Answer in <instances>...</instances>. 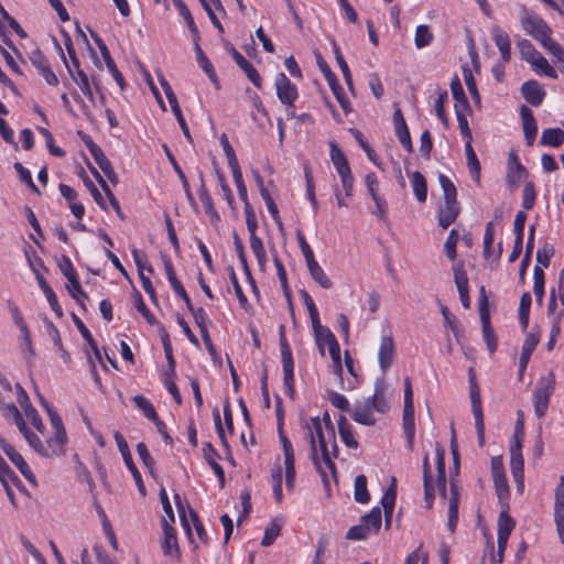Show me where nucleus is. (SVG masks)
Segmentation results:
<instances>
[{
	"instance_id": "nucleus-1",
	"label": "nucleus",
	"mask_w": 564,
	"mask_h": 564,
	"mask_svg": "<svg viewBox=\"0 0 564 564\" xmlns=\"http://www.w3.org/2000/svg\"><path fill=\"white\" fill-rule=\"evenodd\" d=\"M306 438L308 440L311 447V459L323 478V481L327 482V471L330 473L332 476H336V466L332 460L327 443L332 442L327 436L326 429L323 427L322 421L318 416L311 417L310 422L305 423Z\"/></svg>"
},
{
	"instance_id": "nucleus-2",
	"label": "nucleus",
	"mask_w": 564,
	"mask_h": 564,
	"mask_svg": "<svg viewBox=\"0 0 564 564\" xmlns=\"http://www.w3.org/2000/svg\"><path fill=\"white\" fill-rule=\"evenodd\" d=\"M387 383L383 378L375 382L373 394L367 398L364 402H358L351 410V417L355 422L373 426L377 422L373 413L378 412L384 414L389 411V403L386 399Z\"/></svg>"
},
{
	"instance_id": "nucleus-3",
	"label": "nucleus",
	"mask_w": 564,
	"mask_h": 564,
	"mask_svg": "<svg viewBox=\"0 0 564 564\" xmlns=\"http://www.w3.org/2000/svg\"><path fill=\"white\" fill-rule=\"evenodd\" d=\"M438 182L444 194V204L438 209V225L446 229L454 224L460 213L457 202V191L454 183L444 174L438 175Z\"/></svg>"
},
{
	"instance_id": "nucleus-4",
	"label": "nucleus",
	"mask_w": 564,
	"mask_h": 564,
	"mask_svg": "<svg viewBox=\"0 0 564 564\" xmlns=\"http://www.w3.org/2000/svg\"><path fill=\"white\" fill-rule=\"evenodd\" d=\"M316 62L317 65L325 76L335 98L337 99L338 104L340 105L344 112L347 115L351 111V106L348 100V98L345 95V91L339 84L337 76L332 72L329 66L327 65L326 61L323 58V56L319 53H316Z\"/></svg>"
},
{
	"instance_id": "nucleus-5",
	"label": "nucleus",
	"mask_w": 564,
	"mask_h": 564,
	"mask_svg": "<svg viewBox=\"0 0 564 564\" xmlns=\"http://www.w3.org/2000/svg\"><path fill=\"white\" fill-rule=\"evenodd\" d=\"M523 30L542 45L551 37L552 30L546 22L535 13H527L521 19Z\"/></svg>"
},
{
	"instance_id": "nucleus-6",
	"label": "nucleus",
	"mask_w": 564,
	"mask_h": 564,
	"mask_svg": "<svg viewBox=\"0 0 564 564\" xmlns=\"http://www.w3.org/2000/svg\"><path fill=\"white\" fill-rule=\"evenodd\" d=\"M554 391V380L552 377L542 378L536 383L534 390V412L538 417H543L547 411L550 397Z\"/></svg>"
},
{
	"instance_id": "nucleus-7",
	"label": "nucleus",
	"mask_w": 564,
	"mask_h": 564,
	"mask_svg": "<svg viewBox=\"0 0 564 564\" xmlns=\"http://www.w3.org/2000/svg\"><path fill=\"white\" fill-rule=\"evenodd\" d=\"M113 438H115L117 446L122 455V458L124 460L127 468L132 474V477L135 481L139 492L142 496H145V494H147L145 486L143 484L140 471L138 470L137 466L134 465V463L132 460V456H131L127 441L124 440V437L122 436V434L120 432H115Z\"/></svg>"
},
{
	"instance_id": "nucleus-8",
	"label": "nucleus",
	"mask_w": 564,
	"mask_h": 564,
	"mask_svg": "<svg viewBox=\"0 0 564 564\" xmlns=\"http://www.w3.org/2000/svg\"><path fill=\"white\" fill-rule=\"evenodd\" d=\"M491 474L495 484V489L497 497L500 502H505L509 499V486L507 482L505 467L502 463V458L500 456H495L491 458Z\"/></svg>"
},
{
	"instance_id": "nucleus-9",
	"label": "nucleus",
	"mask_w": 564,
	"mask_h": 564,
	"mask_svg": "<svg viewBox=\"0 0 564 564\" xmlns=\"http://www.w3.org/2000/svg\"><path fill=\"white\" fill-rule=\"evenodd\" d=\"M0 447L3 451V453L8 456V458L17 466L19 471L25 477L28 481L33 484L34 486H37V481L35 478V475L31 470L30 466L26 464L22 455L12 446L10 443H8L2 436H0Z\"/></svg>"
},
{
	"instance_id": "nucleus-10",
	"label": "nucleus",
	"mask_w": 564,
	"mask_h": 564,
	"mask_svg": "<svg viewBox=\"0 0 564 564\" xmlns=\"http://www.w3.org/2000/svg\"><path fill=\"white\" fill-rule=\"evenodd\" d=\"M275 89L279 100L286 107H294L299 97L297 88L284 73H279L275 78Z\"/></svg>"
},
{
	"instance_id": "nucleus-11",
	"label": "nucleus",
	"mask_w": 564,
	"mask_h": 564,
	"mask_svg": "<svg viewBox=\"0 0 564 564\" xmlns=\"http://www.w3.org/2000/svg\"><path fill=\"white\" fill-rule=\"evenodd\" d=\"M32 65L39 70L42 77L48 85L56 86L58 85V78L55 73L52 70L47 58L40 50H34L31 52L29 56Z\"/></svg>"
},
{
	"instance_id": "nucleus-12",
	"label": "nucleus",
	"mask_w": 564,
	"mask_h": 564,
	"mask_svg": "<svg viewBox=\"0 0 564 564\" xmlns=\"http://www.w3.org/2000/svg\"><path fill=\"white\" fill-rule=\"evenodd\" d=\"M393 124L399 142L406 152L412 153L413 144L411 141L410 131L400 108H397L393 112Z\"/></svg>"
},
{
	"instance_id": "nucleus-13",
	"label": "nucleus",
	"mask_w": 564,
	"mask_h": 564,
	"mask_svg": "<svg viewBox=\"0 0 564 564\" xmlns=\"http://www.w3.org/2000/svg\"><path fill=\"white\" fill-rule=\"evenodd\" d=\"M163 150H164V153L169 160V162L171 163V165L173 166V170L175 171V175L178 176V178L181 180L182 182V186L184 188V192H185V195H186V198L188 200V203L191 204V206L193 207L194 210H198V206L194 199V196H193V193L191 191V186H189V183L187 181V177L186 175L184 174L183 170L181 169L180 164L177 163L174 154L172 153L171 149L167 147V144H163L162 145Z\"/></svg>"
},
{
	"instance_id": "nucleus-14",
	"label": "nucleus",
	"mask_w": 564,
	"mask_h": 564,
	"mask_svg": "<svg viewBox=\"0 0 564 564\" xmlns=\"http://www.w3.org/2000/svg\"><path fill=\"white\" fill-rule=\"evenodd\" d=\"M520 90L525 101L534 107H539L546 95L543 87L534 79L524 82Z\"/></svg>"
},
{
	"instance_id": "nucleus-15",
	"label": "nucleus",
	"mask_w": 564,
	"mask_h": 564,
	"mask_svg": "<svg viewBox=\"0 0 564 564\" xmlns=\"http://www.w3.org/2000/svg\"><path fill=\"white\" fill-rule=\"evenodd\" d=\"M394 341L392 336H383L381 338L379 351H378V361L380 369L383 373H386L393 364L394 359Z\"/></svg>"
},
{
	"instance_id": "nucleus-16",
	"label": "nucleus",
	"mask_w": 564,
	"mask_h": 564,
	"mask_svg": "<svg viewBox=\"0 0 564 564\" xmlns=\"http://www.w3.org/2000/svg\"><path fill=\"white\" fill-rule=\"evenodd\" d=\"M520 116L522 120L525 143L527 145L531 147L534 143L538 133V124L535 118L532 110L525 105L520 106Z\"/></svg>"
},
{
	"instance_id": "nucleus-17",
	"label": "nucleus",
	"mask_w": 564,
	"mask_h": 564,
	"mask_svg": "<svg viewBox=\"0 0 564 564\" xmlns=\"http://www.w3.org/2000/svg\"><path fill=\"white\" fill-rule=\"evenodd\" d=\"M454 281L459 294V300L465 308L470 307V297L468 291V276L462 263H457L453 268Z\"/></svg>"
},
{
	"instance_id": "nucleus-18",
	"label": "nucleus",
	"mask_w": 564,
	"mask_h": 564,
	"mask_svg": "<svg viewBox=\"0 0 564 564\" xmlns=\"http://www.w3.org/2000/svg\"><path fill=\"white\" fill-rule=\"evenodd\" d=\"M228 51L237 65L246 73L249 80L257 87L261 88L262 78L254 66L246 59L231 44H229Z\"/></svg>"
},
{
	"instance_id": "nucleus-19",
	"label": "nucleus",
	"mask_w": 564,
	"mask_h": 564,
	"mask_svg": "<svg viewBox=\"0 0 564 564\" xmlns=\"http://www.w3.org/2000/svg\"><path fill=\"white\" fill-rule=\"evenodd\" d=\"M528 174L527 169L520 163L514 152L509 153L508 169H507V183L513 189L518 183Z\"/></svg>"
},
{
	"instance_id": "nucleus-20",
	"label": "nucleus",
	"mask_w": 564,
	"mask_h": 564,
	"mask_svg": "<svg viewBox=\"0 0 564 564\" xmlns=\"http://www.w3.org/2000/svg\"><path fill=\"white\" fill-rule=\"evenodd\" d=\"M492 40L498 47L501 59L503 63H508L511 59V41L506 31H503L499 25H494L491 28Z\"/></svg>"
},
{
	"instance_id": "nucleus-21",
	"label": "nucleus",
	"mask_w": 564,
	"mask_h": 564,
	"mask_svg": "<svg viewBox=\"0 0 564 564\" xmlns=\"http://www.w3.org/2000/svg\"><path fill=\"white\" fill-rule=\"evenodd\" d=\"M164 538L162 541V551L166 556L178 555L177 538L175 529L169 523L166 518L162 519Z\"/></svg>"
},
{
	"instance_id": "nucleus-22",
	"label": "nucleus",
	"mask_w": 564,
	"mask_h": 564,
	"mask_svg": "<svg viewBox=\"0 0 564 564\" xmlns=\"http://www.w3.org/2000/svg\"><path fill=\"white\" fill-rule=\"evenodd\" d=\"M540 341V335L539 333H529L524 339L522 351L519 358V375L520 377L523 376V372L527 369V366L530 361L531 355L534 351L535 347L538 346Z\"/></svg>"
},
{
	"instance_id": "nucleus-23",
	"label": "nucleus",
	"mask_w": 564,
	"mask_h": 564,
	"mask_svg": "<svg viewBox=\"0 0 564 564\" xmlns=\"http://www.w3.org/2000/svg\"><path fill=\"white\" fill-rule=\"evenodd\" d=\"M282 368H283V386L285 394L290 399H294L295 384H294V360L292 355L281 356Z\"/></svg>"
},
{
	"instance_id": "nucleus-24",
	"label": "nucleus",
	"mask_w": 564,
	"mask_h": 564,
	"mask_svg": "<svg viewBox=\"0 0 564 564\" xmlns=\"http://www.w3.org/2000/svg\"><path fill=\"white\" fill-rule=\"evenodd\" d=\"M57 47L58 50L61 51V55H62V58L65 63V66L68 70V74L69 76L72 77V79L78 85V87L80 88L82 93L90 100V101H94V95H93V90L90 88V84H89V79H88V76L86 75V73L83 70V69H78V72H74L72 69V67L69 66V64L67 63L66 61V57L61 48V46L57 44Z\"/></svg>"
},
{
	"instance_id": "nucleus-25",
	"label": "nucleus",
	"mask_w": 564,
	"mask_h": 564,
	"mask_svg": "<svg viewBox=\"0 0 564 564\" xmlns=\"http://www.w3.org/2000/svg\"><path fill=\"white\" fill-rule=\"evenodd\" d=\"M66 443V432H55L53 436L47 438L46 444H44L43 456L52 457L64 454Z\"/></svg>"
},
{
	"instance_id": "nucleus-26",
	"label": "nucleus",
	"mask_w": 564,
	"mask_h": 564,
	"mask_svg": "<svg viewBox=\"0 0 564 564\" xmlns=\"http://www.w3.org/2000/svg\"><path fill=\"white\" fill-rule=\"evenodd\" d=\"M402 426L408 447L412 451L415 435L414 405H403Z\"/></svg>"
},
{
	"instance_id": "nucleus-27",
	"label": "nucleus",
	"mask_w": 564,
	"mask_h": 564,
	"mask_svg": "<svg viewBox=\"0 0 564 564\" xmlns=\"http://www.w3.org/2000/svg\"><path fill=\"white\" fill-rule=\"evenodd\" d=\"M423 486H424V500L426 503V508H432L435 494H434V485L433 478L431 474V465L429 459V454H425L423 457Z\"/></svg>"
},
{
	"instance_id": "nucleus-28",
	"label": "nucleus",
	"mask_w": 564,
	"mask_h": 564,
	"mask_svg": "<svg viewBox=\"0 0 564 564\" xmlns=\"http://www.w3.org/2000/svg\"><path fill=\"white\" fill-rule=\"evenodd\" d=\"M203 454L204 458L206 459L207 464L210 466V468L216 474L219 487H225V471L223 467L217 463L216 458L219 457L218 452L214 448V446L210 443H205L203 447Z\"/></svg>"
},
{
	"instance_id": "nucleus-29",
	"label": "nucleus",
	"mask_w": 564,
	"mask_h": 564,
	"mask_svg": "<svg viewBox=\"0 0 564 564\" xmlns=\"http://www.w3.org/2000/svg\"><path fill=\"white\" fill-rule=\"evenodd\" d=\"M436 470H437V488L442 498L446 499V469H445V451L443 447H436Z\"/></svg>"
},
{
	"instance_id": "nucleus-30",
	"label": "nucleus",
	"mask_w": 564,
	"mask_h": 564,
	"mask_svg": "<svg viewBox=\"0 0 564 564\" xmlns=\"http://www.w3.org/2000/svg\"><path fill=\"white\" fill-rule=\"evenodd\" d=\"M458 505H459V492L456 484L451 482V497L448 503V522L447 527L453 533L458 522Z\"/></svg>"
},
{
	"instance_id": "nucleus-31",
	"label": "nucleus",
	"mask_w": 564,
	"mask_h": 564,
	"mask_svg": "<svg viewBox=\"0 0 564 564\" xmlns=\"http://www.w3.org/2000/svg\"><path fill=\"white\" fill-rule=\"evenodd\" d=\"M501 503L503 505V509L499 513V518H498V538L509 539L512 530L516 527V522L513 521V519L510 517V514L508 512L509 506H508L507 501L501 502Z\"/></svg>"
},
{
	"instance_id": "nucleus-32",
	"label": "nucleus",
	"mask_w": 564,
	"mask_h": 564,
	"mask_svg": "<svg viewBox=\"0 0 564 564\" xmlns=\"http://www.w3.org/2000/svg\"><path fill=\"white\" fill-rule=\"evenodd\" d=\"M36 279H37V282H39V285H40L41 290L43 291L44 295L46 296V300H47L51 308L53 310V312L55 313V315L58 318H62L63 317V310H62V306L59 305V303L57 301V296L54 293L53 289L48 285V283L43 278V275L36 273Z\"/></svg>"
},
{
	"instance_id": "nucleus-33",
	"label": "nucleus",
	"mask_w": 564,
	"mask_h": 564,
	"mask_svg": "<svg viewBox=\"0 0 564 564\" xmlns=\"http://www.w3.org/2000/svg\"><path fill=\"white\" fill-rule=\"evenodd\" d=\"M194 50H195V53H196V59H197V63L198 65L202 67V69L206 73V75L208 76V78L217 86V88L219 87V84H218V78H217V75L215 73V69H214V66L213 64L210 63V61L207 58V56L204 54L202 47L199 46L198 44V39L194 40Z\"/></svg>"
},
{
	"instance_id": "nucleus-34",
	"label": "nucleus",
	"mask_w": 564,
	"mask_h": 564,
	"mask_svg": "<svg viewBox=\"0 0 564 564\" xmlns=\"http://www.w3.org/2000/svg\"><path fill=\"white\" fill-rule=\"evenodd\" d=\"M466 151V160L467 166L469 169L470 175L477 185H480V162L471 147V141H466L465 143Z\"/></svg>"
},
{
	"instance_id": "nucleus-35",
	"label": "nucleus",
	"mask_w": 564,
	"mask_h": 564,
	"mask_svg": "<svg viewBox=\"0 0 564 564\" xmlns=\"http://www.w3.org/2000/svg\"><path fill=\"white\" fill-rule=\"evenodd\" d=\"M0 481L7 482L11 481L17 489H19L21 492L29 496V492L20 478L14 474V471L10 468V466L7 464V462L2 458L0 455Z\"/></svg>"
},
{
	"instance_id": "nucleus-36",
	"label": "nucleus",
	"mask_w": 564,
	"mask_h": 564,
	"mask_svg": "<svg viewBox=\"0 0 564 564\" xmlns=\"http://www.w3.org/2000/svg\"><path fill=\"white\" fill-rule=\"evenodd\" d=\"M410 178L415 198L417 202L424 203L427 198V183L424 175L421 172L415 171L410 174Z\"/></svg>"
},
{
	"instance_id": "nucleus-37",
	"label": "nucleus",
	"mask_w": 564,
	"mask_h": 564,
	"mask_svg": "<svg viewBox=\"0 0 564 564\" xmlns=\"http://www.w3.org/2000/svg\"><path fill=\"white\" fill-rule=\"evenodd\" d=\"M330 159L338 174H345L350 171L349 163L345 153L338 148L336 142H330Z\"/></svg>"
},
{
	"instance_id": "nucleus-38",
	"label": "nucleus",
	"mask_w": 564,
	"mask_h": 564,
	"mask_svg": "<svg viewBox=\"0 0 564 564\" xmlns=\"http://www.w3.org/2000/svg\"><path fill=\"white\" fill-rule=\"evenodd\" d=\"M308 272L312 279L323 289H330L333 286V282L326 275L324 270L321 268L316 260H311L307 264Z\"/></svg>"
},
{
	"instance_id": "nucleus-39",
	"label": "nucleus",
	"mask_w": 564,
	"mask_h": 564,
	"mask_svg": "<svg viewBox=\"0 0 564 564\" xmlns=\"http://www.w3.org/2000/svg\"><path fill=\"white\" fill-rule=\"evenodd\" d=\"M564 142V132L560 128H549L542 131L540 138L541 145L553 148L560 147Z\"/></svg>"
},
{
	"instance_id": "nucleus-40",
	"label": "nucleus",
	"mask_w": 564,
	"mask_h": 564,
	"mask_svg": "<svg viewBox=\"0 0 564 564\" xmlns=\"http://www.w3.org/2000/svg\"><path fill=\"white\" fill-rule=\"evenodd\" d=\"M337 425H338L339 436H340L341 441L344 442V444L349 448H357L359 444L356 441V438L354 437V433L351 431L350 425L347 422V419L345 416L340 415L337 421Z\"/></svg>"
},
{
	"instance_id": "nucleus-41",
	"label": "nucleus",
	"mask_w": 564,
	"mask_h": 564,
	"mask_svg": "<svg viewBox=\"0 0 564 564\" xmlns=\"http://www.w3.org/2000/svg\"><path fill=\"white\" fill-rule=\"evenodd\" d=\"M480 322H481V327H482L484 340H485L490 354H494L497 350L498 338L495 334L494 328L491 327L490 317H486V318L481 317Z\"/></svg>"
},
{
	"instance_id": "nucleus-42",
	"label": "nucleus",
	"mask_w": 564,
	"mask_h": 564,
	"mask_svg": "<svg viewBox=\"0 0 564 564\" xmlns=\"http://www.w3.org/2000/svg\"><path fill=\"white\" fill-rule=\"evenodd\" d=\"M530 65L539 75H544L553 79L557 78L556 70L550 65L547 59L541 53L530 63Z\"/></svg>"
},
{
	"instance_id": "nucleus-43",
	"label": "nucleus",
	"mask_w": 564,
	"mask_h": 564,
	"mask_svg": "<svg viewBox=\"0 0 564 564\" xmlns=\"http://www.w3.org/2000/svg\"><path fill=\"white\" fill-rule=\"evenodd\" d=\"M68 283L66 284V289L70 296L80 305L83 310H86L84 300L88 299L87 293L83 290L78 276L75 275L74 278H70L67 280Z\"/></svg>"
},
{
	"instance_id": "nucleus-44",
	"label": "nucleus",
	"mask_w": 564,
	"mask_h": 564,
	"mask_svg": "<svg viewBox=\"0 0 564 564\" xmlns=\"http://www.w3.org/2000/svg\"><path fill=\"white\" fill-rule=\"evenodd\" d=\"M354 498L359 503H367L370 500V495L367 489V477L358 475L354 484Z\"/></svg>"
},
{
	"instance_id": "nucleus-45",
	"label": "nucleus",
	"mask_w": 564,
	"mask_h": 564,
	"mask_svg": "<svg viewBox=\"0 0 564 564\" xmlns=\"http://www.w3.org/2000/svg\"><path fill=\"white\" fill-rule=\"evenodd\" d=\"M174 6L177 8L180 14L184 18L186 21V24L192 33V36L194 40L199 39V32L195 24V21L191 14V11L188 10L187 6L184 3L183 0H173Z\"/></svg>"
},
{
	"instance_id": "nucleus-46",
	"label": "nucleus",
	"mask_w": 564,
	"mask_h": 564,
	"mask_svg": "<svg viewBox=\"0 0 564 564\" xmlns=\"http://www.w3.org/2000/svg\"><path fill=\"white\" fill-rule=\"evenodd\" d=\"M360 521L364 524H367V528L371 533H377L381 527L382 513L379 507H373L371 511L364 517H361Z\"/></svg>"
},
{
	"instance_id": "nucleus-47",
	"label": "nucleus",
	"mask_w": 564,
	"mask_h": 564,
	"mask_svg": "<svg viewBox=\"0 0 564 564\" xmlns=\"http://www.w3.org/2000/svg\"><path fill=\"white\" fill-rule=\"evenodd\" d=\"M524 462L522 453H510V470L517 482L523 484Z\"/></svg>"
},
{
	"instance_id": "nucleus-48",
	"label": "nucleus",
	"mask_w": 564,
	"mask_h": 564,
	"mask_svg": "<svg viewBox=\"0 0 564 564\" xmlns=\"http://www.w3.org/2000/svg\"><path fill=\"white\" fill-rule=\"evenodd\" d=\"M282 530V523L274 519L270 522V524L264 530V535L261 540L262 546H270L274 543L276 538L280 535Z\"/></svg>"
},
{
	"instance_id": "nucleus-49",
	"label": "nucleus",
	"mask_w": 564,
	"mask_h": 564,
	"mask_svg": "<svg viewBox=\"0 0 564 564\" xmlns=\"http://www.w3.org/2000/svg\"><path fill=\"white\" fill-rule=\"evenodd\" d=\"M434 39L429 25L421 24L416 26L414 44L417 48H423L432 43Z\"/></svg>"
},
{
	"instance_id": "nucleus-50",
	"label": "nucleus",
	"mask_w": 564,
	"mask_h": 564,
	"mask_svg": "<svg viewBox=\"0 0 564 564\" xmlns=\"http://www.w3.org/2000/svg\"><path fill=\"white\" fill-rule=\"evenodd\" d=\"M333 47H334V53H335V57H336V62L343 73V76H344V79H345V83L347 84L348 88L352 91L354 89V86H352V77H351V73L349 70V67L339 50V47L337 46V44L334 42L333 43Z\"/></svg>"
},
{
	"instance_id": "nucleus-51",
	"label": "nucleus",
	"mask_w": 564,
	"mask_h": 564,
	"mask_svg": "<svg viewBox=\"0 0 564 564\" xmlns=\"http://www.w3.org/2000/svg\"><path fill=\"white\" fill-rule=\"evenodd\" d=\"M468 379H469V397H470L471 408L481 406L480 389L477 383L475 370L473 368H469V370H468Z\"/></svg>"
},
{
	"instance_id": "nucleus-52",
	"label": "nucleus",
	"mask_w": 564,
	"mask_h": 564,
	"mask_svg": "<svg viewBox=\"0 0 564 564\" xmlns=\"http://www.w3.org/2000/svg\"><path fill=\"white\" fill-rule=\"evenodd\" d=\"M102 58L105 59V63L107 65V68L108 70L110 72V74L112 75L113 79L116 80V83L118 84V86L120 87L121 90H124L126 87H127V83L124 80V77L123 75L120 73V70L118 69L115 61L112 59L110 53H105L104 52V56Z\"/></svg>"
},
{
	"instance_id": "nucleus-53",
	"label": "nucleus",
	"mask_w": 564,
	"mask_h": 564,
	"mask_svg": "<svg viewBox=\"0 0 564 564\" xmlns=\"http://www.w3.org/2000/svg\"><path fill=\"white\" fill-rule=\"evenodd\" d=\"M517 46L519 48L521 58L529 64L540 54V52L527 39L518 41Z\"/></svg>"
},
{
	"instance_id": "nucleus-54",
	"label": "nucleus",
	"mask_w": 564,
	"mask_h": 564,
	"mask_svg": "<svg viewBox=\"0 0 564 564\" xmlns=\"http://www.w3.org/2000/svg\"><path fill=\"white\" fill-rule=\"evenodd\" d=\"M133 403L137 408H139L144 416L149 419L150 421L155 420L158 416V413L153 406V404L143 395H135L132 399Z\"/></svg>"
},
{
	"instance_id": "nucleus-55",
	"label": "nucleus",
	"mask_w": 564,
	"mask_h": 564,
	"mask_svg": "<svg viewBox=\"0 0 564 564\" xmlns=\"http://www.w3.org/2000/svg\"><path fill=\"white\" fill-rule=\"evenodd\" d=\"M397 498L395 478L392 479V485L387 489L381 498V506L384 513H393Z\"/></svg>"
},
{
	"instance_id": "nucleus-56",
	"label": "nucleus",
	"mask_w": 564,
	"mask_h": 564,
	"mask_svg": "<svg viewBox=\"0 0 564 564\" xmlns=\"http://www.w3.org/2000/svg\"><path fill=\"white\" fill-rule=\"evenodd\" d=\"M534 283L533 292L539 303H542L544 296V271L540 265H535L533 270Z\"/></svg>"
},
{
	"instance_id": "nucleus-57",
	"label": "nucleus",
	"mask_w": 564,
	"mask_h": 564,
	"mask_svg": "<svg viewBox=\"0 0 564 564\" xmlns=\"http://www.w3.org/2000/svg\"><path fill=\"white\" fill-rule=\"evenodd\" d=\"M471 412L475 417V429L477 432L478 444L480 447H482L485 445V422H484L482 408L481 406L471 408Z\"/></svg>"
},
{
	"instance_id": "nucleus-58",
	"label": "nucleus",
	"mask_w": 564,
	"mask_h": 564,
	"mask_svg": "<svg viewBox=\"0 0 564 564\" xmlns=\"http://www.w3.org/2000/svg\"><path fill=\"white\" fill-rule=\"evenodd\" d=\"M536 199L535 186L532 182H525L522 189V207L530 210L534 207Z\"/></svg>"
},
{
	"instance_id": "nucleus-59",
	"label": "nucleus",
	"mask_w": 564,
	"mask_h": 564,
	"mask_svg": "<svg viewBox=\"0 0 564 564\" xmlns=\"http://www.w3.org/2000/svg\"><path fill=\"white\" fill-rule=\"evenodd\" d=\"M250 248L256 256L259 264H263L267 261V253L265 249L263 247V242L260 237L257 236V234L250 235Z\"/></svg>"
},
{
	"instance_id": "nucleus-60",
	"label": "nucleus",
	"mask_w": 564,
	"mask_h": 564,
	"mask_svg": "<svg viewBox=\"0 0 564 564\" xmlns=\"http://www.w3.org/2000/svg\"><path fill=\"white\" fill-rule=\"evenodd\" d=\"M326 332V344L328 346L329 355L333 360V364L339 365L340 361V346L335 338L334 334L329 329H325Z\"/></svg>"
},
{
	"instance_id": "nucleus-61",
	"label": "nucleus",
	"mask_w": 564,
	"mask_h": 564,
	"mask_svg": "<svg viewBox=\"0 0 564 564\" xmlns=\"http://www.w3.org/2000/svg\"><path fill=\"white\" fill-rule=\"evenodd\" d=\"M554 521L558 538L564 543V501L554 502Z\"/></svg>"
},
{
	"instance_id": "nucleus-62",
	"label": "nucleus",
	"mask_w": 564,
	"mask_h": 564,
	"mask_svg": "<svg viewBox=\"0 0 564 564\" xmlns=\"http://www.w3.org/2000/svg\"><path fill=\"white\" fill-rule=\"evenodd\" d=\"M370 534H372L370 532V530L367 528V524H364L361 521L359 524L357 525H354L351 527L348 532L346 533V539L347 540H356V541H359V540H365L367 539Z\"/></svg>"
},
{
	"instance_id": "nucleus-63",
	"label": "nucleus",
	"mask_w": 564,
	"mask_h": 564,
	"mask_svg": "<svg viewBox=\"0 0 564 564\" xmlns=\"http://www.w3.org/2000/svg\"><path fill=\"white\" fill-rule=\"evenodd\" d=\"M458 242V232L456 229H452L445 243L444 251L448 259L454 260L457 256L456 246Z\"/></svg>"
},
{
	"instance_id": "nucleus-64",
	"label": "nucleus",
	"mask_w": 564,
	"mask_h": 564,
	"mask_svg": "<svg viewBox=\"0 0 564 564\" xmlns=\"http://www.w3.org/2000/svg\"><path fill=\"white\" fill-rule=\"evenodd\" d=\"M542 46L550 52L560 63H564V48L551 37Z\"/></svg>"
}]
</instances>
